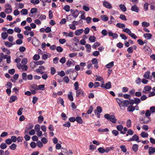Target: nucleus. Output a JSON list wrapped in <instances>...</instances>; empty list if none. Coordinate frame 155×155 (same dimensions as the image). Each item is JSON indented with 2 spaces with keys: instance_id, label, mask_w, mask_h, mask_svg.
Returning a JSON list of instances; mask_svg holds the SVG:
<instances>
[{
  "instance_id": "nucleus-37",
  "label": "nucleus",
  "mask_w": 155,
  "mask_h": 155,
  "mask_svg": "<svg viewBox=\"0 0 155 155\" xmlns=\"http://www.w3.org/2000/svg\"><path fill=\"white\" fill-rule=\"evenodd\" d=\"M96 78L95 81H101L103 80V78L102 77L98 75H96Z\"/></svg>"
},
{
  "instance_id": "nucleus-51",
  "label": "nucleus",
  "mask_w": 155,
  "mask_h": 155,
  "mask_svg": "<svg viewBox=\"0 0 155 155\" xmlns=\"http://www.w3.org/2000/svg\"><path fill=\"white\" fill-rule=\"evenodd\" d=\"M148 4L147 2H146L144 3L143 5V8L145 11H147L148 10Z\"/></svg>"
},
{
  "instance_id": "nucleus-23",
  "label": "nucleus",
  "mask_w": 155,
  "mask_h": 155,
  "mask_svg": "<svg viewBox=\"0 0 155 155\" xmlns=\"http://www.w3.org/2000/svg\"><path fill=\"white\" fill-rule=\"evenodd\" d=\"M138 145L137 144H134L132 147V150L135 152H136L138 150Z\"/></svg>"
},
{
  "instance_id": "nucleus-35",
  "label": "nucleus",
  "mask_w": 155,
  "mask_h": 155,
  "mask_svg": "<svg viewBox=\"0 0 155 155\" xmlns=\"http://www.w3.org/2000/svg\"><path fill=\"white\" fill-rule=\"evenodd\" d=\"M120 147L121 151H122L123 152L125 153L127 151V149L124 145H121L120 146Z\"/></svg>"
},
{
  "instance_id": "nucleus-33",
  "label": "nucleus",
  "mask_w": 155,
  "mask_h": 155,
  "mask_svg": "<svg viewBox=\"0 0 155 155\" xmlns=\"http://www.w3.org/2000/svg\"><path fill=\"white\" fill-rule=\"evenodd\" d=\"M20 12L22 15H26L28 13V10L26 9H22L21 11Z\"/></svg>"
},
{
  "instance_id": "nucleus-52",
  "label": "nucleus",
  "mask_w": 155,
  "mask_h": 155,
  "mask_svg": "<svg viewBox=\"0 0 155 155\" xmlns=\"http://www.w3.org/2000/svg\"><path fill=\"white\" fill-rule=\"evenodd\" d=\"M2 51L3 52H5L7 54H9L10 53L9 50L6 48H3L2 49Z\"/></svg>"
},
{
  "instance_id": "nucleus-16",
  "label": "nucleus",
  "mask_w": 155,
  "mask_h": 155,
  "mask_svg": "<svg viewBox=\"0 0 155 155\" xmlns=\"http://www.w3.org/2000/svg\"><path fill=\"white\" fill-rule=\"evenodd\" d=\"M131 10L134 12H139V8L137 5H134L131 7Z\"/></svg>"
},
{
  "instance_id": "nucleus-56",
  "label": "nucleus",
  "mask_w": 155,
  "mask_h": 155,
  "mask_svg": "<svg viewBox=\"0 0 155 155\" xmlns=\"http://www.w3.org/2000/svg\"><path fill=\"white\" fill-rule=\"evenodd\" d=\"M37 145L39 148H41L43 147V145L41 142L40 141H37Z\"/></svg>"
},
{
  "instance_id": "nucleus-47",
  "label": "nucleus",
  "mask_w": 155,
  "mask_h": 155,
  "mask_svg": "<svg viewBox=\"0 0 155 155\" xmlns=\"http://www.w3.org/2000/svg\"><path fill=\"white\" fill-rule=\"evenodd\" d=\"M40 57L39 55L35 54L33 57V59L34 60L37 61L40 59Z\"/></svg>"
},
{
  "instance_id": "nucleus-61",
  "label": "nucleus",
  "mask_w": 155,
  "mask_h": 155,
  "mask_svg": "<svg viewBox=\"0 0 155 155\" xmlns=\"http://www.w3.org/2000/svg\"><path fill=\"white\" fill-rule=\"evenodd\" d=\"M127 51L128 53L130 54L133 52V50L132 47H130L127 49Z\"/></svg>"
},
{
  "instance_id": "nucleus-31",
  "label": "nucleus",
  "mask_w": 155,
  "mask_h": 155,
  "mask_svg": "<svg viewBox=\"0 0 155 155\" xmlns=\"http://www.w3.org/2000/svg\"><path fill=\"white\" fill-rule=\"evenodd\" d=\"M134 134V131L131 129H129L127 132V134L126 135V136H128L129 135H132Z\"/></svg>"
},
{
  "instance_id": "nucleus-21",
  "label": "nucleus",
  "mask_w": 155,
  "mask_h": 155,
  "mask_svg": "<svg viewBox=\"0 0 155 155\" xmlns=\"http://www.w3.org/2000/svg\"><path fill=\"white\" fill-rule=\"evenodd\" d=\"M2 38L5 40L6 39L8 36V35L6 32H2L1 34Z\"/></svg>"
},
{
  "instance_id": "nucleus-22",
  "label": "nucleus",
  "mask_w": 155,
  "mask_h": 155,
  "mask_svg": "<svg viewBox=\"0 0 155 155\" xmlns=\"http://www.w3.org/2000/svg\"><path fill=\"white\" fill-rule=\"evenodd\" d=\"M111 87V83L110 82H108L104 86V88L106 89H109Z\"/></svg>"
},
{
  "instance_id": "nucleus-12",
  "label": "nucleus",
  "mask_w": 155,
  "mask_h": 155,
  "mask_svg": "<svg viewBox=\"0 0 155 155\" xmlns=\"http://www.w3.org/2000/svg\"><path fill=\"white\" fill-rule=\"evenodd\" d=\"M150 120V118L149 117L146 116L144 117L141 120V121H142V123L147 124L148 122Z\"/></svg>"
},
{
  "instance_id": "nucleus-62",
  "label": "nucleus",
  "mask_w": 155,
  "mask_h": 155,
  "mask_svg": "<svg viewBox=\"0 0 155 155\" xmlns=\"http://www.w3.org/2000/svg\"><path fill=\"white\" fill-rule=\"evenodd\" d=\"M131 121L130 119L128 120L126 123L127 126L128 128L130 127H131Z\"/></svg>"
},
{
  "instance_id": "nucleus-19",
  "label": "nucleus",
  "mask_w": 155,
  "mask_h": 155,
  "mask_svg": "<svg viewBox=\"0 0 155 155\" xmlns=\"http://www.w3.org/2000/svg\"><path fill=\"white\" fill-rule=\"evenodd\" d=\"M101 19L104 21H107L108 19V18L106 15H102L101 16Z\"/></svg>"
},
{
  "instance_id": "nucleus-28",
  "label": "nucleus",
  "mask_w": 155,
  "mask_h": 155,
  "mask_svg": "<svg viewBox=\"0 0 155 155\" xmlns=\"http://www.w3.org/2000/svg\"><path fill=\"white\" fill-rule=\"evenodd\" d=\"M116 26L117 27L122 28L125 27V25L124 24L121 23H117L116 25Z\"/></svg>"
},
{
  "instance_id": "nucleus-8",
  "label": "nucleus",
  "mask_w": 155,
  "mask_h": 155,
  "mask_svg": "<svg viewBox=\"0 0 155 155\" xmlns=\"http://www.w3.org/2000/svg\"><path fill=\"white\" fill-rule=\"evenodd\" d=\"M139 138V137L137 135L135 134L131 138L129 139L127 141H135L137 142V141L139 140H138Z\"/></svg>"
},
{
  "instance_id": "nucleus-64",
  "label": "nucleus",
  "mask_w": 155,
  "mask_h": 155,
  "mask_svg": "<svg viewBox=\"0 0 155 155\" xmlns=\"http://www.w3.org/2000/svg\"><path fill=\"white\" fill-rule=\"evenodd\" d=\"M151 113H154L155 112V107L154 106H152L150 108V110Z\"/></svg>"
},
{
  "instance_id": "nucleus-9",
  "label": "nucleus",
  "mask_w": 155,
  "mask_h": 155,
  "mask_svg": "<svg viewBox=\"0 0 155 155\" xmlns=\"http://www.w3.org/2000/svg\"><path fill=\"white\" fill-rule=\"evenodd\" d=\"M84 91L81 89H79L76 91V97L84 96Z\"/></svg>"
},
{
  "instance_id": "nucleus-59",
  "label": "nucleus",
  "mask_w": 155,
  "mask_h": 155,
  "mask_svg": "<svg viewBox=\"0 0 155 155\" xmlns=\"http://www.w3.org/2000/svg\"><path fill=\"white\" fill-rule=\"evenodd\" d=\"M41 141L42 143L44 144L48 142V140L45 137H43L41 139Z\"/></svg>"
},
{
  "instance_id": "nucleus-25",
  "label": "nucleus",
  "mask_w": 155,
  "mask_h": 155,
  "mask_svg": "<svg viewBox=\"0 0 155 155\" xmlns=\"http://www.w3.org/2000/svg\"><path fill=\"white\" fill-rule=\"evenodd\" d=\"M89 40L91 42H94L96 40V38L94 36H91L89 38Z\"/></svg>"
},
{
  "instance_id": "nucleus-43",
  "label": "nucleus",
  "mask_w": 155,
  "mask_h": 155,
  "mask_svg": "<svg viewBox=\"0 0 155 155\" xmlns=\"http://www.w3.org/2000/svg\"><path fill=\"white\" fill-rule=\"evenodd\" d=\"M30 2L34 5H36L39 3V0H31Z\"/></svg>"
},
{
  "instance_id": "nucleus-17",
  "label": "nucleus",
  "mask_w": 155,
  "mask_h": 155,
  "mask_svg": "<svg viewBox=\"0 0 155 155\" xmlns=\"http://www.w3.org/2000/svg\"><path fill=\"white\" fill-rule=\"evenodd\" d=\"M83 31L84 30L83 29H78L75 31V34L77 36L79 35L82 33Z\"/></svg>"
},
{
  "instance_id": "nucleus-60",
  "label": "nucleus",
  "mask_w": 155,
  "mask_h": 155,
  "mask_svg": "<svg viewBox=\"0 0 155 155\" xmlns=\"http://www.w3.org/2000/svg\"><path fill=\"white\" fill-rule=\"evenodd\" d=\"M101 34L104 36L107 35V31L105 29L101 31Z\"/></svg>"
},
{
  "instance_id": "nucleus-58",
  "label": "nucleus",
  "mask_w": 155,
  "mask_h": 155,
  "mask_svg": "<svg viewBox=\"0 0 155 155\" xmlns=\"http://www.w3.org/2000/svg\"><path fill=\"white\" fill-rule=\"evenodd\" d=\"M135 89L133 88L130 91H129V93L132 96H134V93H135Z\"/></svg>"
},
{
  "instance_id": "nucleus-2",
  "label": "nucleus",
  "mask_w": 155,
  "mask_h": 155,
  "mask_svg": "<svg viewBox=\"0 0 155 155\" xmlns=\"http://www.w3.org/2000/svg\"><path fill=\"white\" fill-rule=\"evenodd\" d=\"M104 117L113 123H116L117 121V119H116L115 116L114 115H110L109 114H106L104 115Z\"/></svg>"
},
{
  "instance_id": "nucleus-13",
  "label": "nucleus",
  "mask_w": 155,
  "mask_h": 155,
  "mask_svg": "<svg viewBox=\"0 0 155 155\" xmlns=\"http://www.w3.org/2000/svg\"><path fill=\"white\" fill-rule=\"evenodd\" d=\"M155 152V148L153 147H149V155L153 154Z\"/></svg>"
},
{
  "instance_id": "nucleus-24",
  "label": "nucleus",
  "mask_w": 155,
  "mask_h": 155,
  "mask_svg": "<svg viewBox=\"0 0 155 155\" xmlns=\"http://www.w3.org/2000/svg\"><path fill=\"white\" fill-rule=\"evenodd\" d=\"M122 31L123 32H126V33L128 34L129 35L131 33V31L127 28H125L124 29L122 30Z\"/></svg>"
},
{
  "instance_id": "nucleus-10",
  "label": "nucleus",
  "mask_w": 155,
  "mask_h": 155,
  "mask_svg": "<svg viewBox=\"0 0 155 155\" xmlns=\"http://www.w3.org/2000/svg\"><path fill=\"white\" fill-rule=\"evenodd\" d=\"M103 5L106 8L110 9L112 8V7L110 3L107 1H104L103 3Z\"/></svg>"
},
{
  "instance_id": "nucleus-29",
  "label": "nucleus",
  "mask_w": 155,
  "mask_h": 155,
  "mask_svg": "<svg viewBox=\"0 0 155 155\" xmlns=\"http://www.w3.org/2000/svg\"><path fill=\"white\" fill-rule=\"evenodd\" d=\"M119 7L123 11L125 12L127 11V8L124 5L120 4L119 5Z\"/></svg>"
},
{
  "instance_id": "nucleus-40",
  "label": "nucleus",
  "mask_w": 155,
  "mask_h": 155,
  "mask_svg": "<svg viewBox=\"0 0 155 155\" xmlns=\"http://www.w3.org/2000/svg\"><path fill=\"white\" fill-rule=\"evenodd\" d=\"M91 62L93 64H97L98 63V59L97 58H93L91 60Z\"/></svg>"
},
{
  "instance_id": "nucleus-48",
  "label": "nucleus",
  "mask_w": 155,
  "mask_h": 155,
  "mask_svg": "<svg viewBox=\"0 0 155 155\" xmlns=\"http://www.w3.org/2000/svg\"><path fill=\"white\" fill-rule=\"evenodd\" d=\"M56 50L58 52H61L63 51V49L61 47L58 46L57 47Z\"/></svg>"
},
{
  "instance_id": "nucleus-3",
  "label": "nucleus",
  "mask_w": 155,
  "mask_h": 155,
  "mask_svg": "<svg viewBox=\"0 0 155 155\" xmlns=\"http://www.w3.org/2000/svg\"><path fill=\"white\" fill-rule=\"evenodd\" d=\"M151 89V87L150 86L147 85L145 86L142 92L143 94L141 97H147L145 94H149L150 92V91Z\"/></svg>"
},
{
  "instance_id": "nucleus-46",
  "label": "nucleus",
  "mask_w": 155,
  "mask_h": 155,
  "mask_svg": "<svg viewBox=\"0 0 155 155\" xmlns=\"http://www.w3.org/2000/svg\"><path fill=\"white\" fill-rule=\"evenodd\" d=\"M34 63L37 65H38L43 64L45 63V62L42 61H39L37 62H34Z\"/></svg>"
},
{
  "instance_id": "nucleus-42",
  "label": "nucleus",
  "mask_w": 155,
  "mask_h": 155,
  "mask_svg": "<svg viewBox=\"0 0 155 155\" xmlns=\"http://www.w3.org/2000/svg\"><path fill=\"white\" fill-rule=\"evenodd\" d=\"M64 9L66 12H68L70 10V6L69 5H66L64 7Z\"/></svg>"
},
{
  "instance_id": "nucleus-49",
  "label": "nucleus",
  "mask_w": 155,
  "mask_h": 155,
  "mask_svg": "<svg viewBox=\"0 0 155 155\" xmlns=\"http://www.w3.org/2000/svg\"><path fill=\"white\" fill-rule=\"evenodd\" d=\"M5 45L7 47H11L13 45V44L12 43H10L8 41H7L5 43Z\"/></svg>"
},
{
  "instance_id": "nucleus-41",
  "label": "nucleus",
  "mask_w": 155,
  "mask_h": 155,
  "mask_svg": "<svg viewBox=\"0 0 155 155\" xmlns=\"http://www.w3.org/2000/svg\"><path fill=\"white\" fill-rule=\"evenodd\" d=\"M85 47L87 49V51L88 52H90L91 50V45L88 44H87L85 45Z\"/></svg>"
},
{
  "instance_id": "nucleus-7",
  "label": "nucleus",
  "mask_w": 155,
  "mask_h": 155,
  "mask_svg": "<svg viewBox=\"0 0 155 155\" xmlns=\"http://www.w3.org/2000/svg\"><path fill=\"white\" fill-rule=\"evenodd\" d=\"M109 36L110 37H112L114 39H117L118 37V35L116 33H113L111 31H110L108 33Z\"/></svg>"
},
{
  "instance_id": "nucleus-5",
  "label": "nucleus",
  "mask_w": 155,
  "mask_h": 155,
  "mask_svg": "<svg viewBox=\"0 0 155 155\" xmlns=\"http://www.w3.org/2000/svg\"><path fill=\"white\" fill-rule=\"evenodd\" d=\"M71 13L72 14V16L75 18H76L79 14V11L77 9L75 10L71 9L70 10Z\"/></svg>"
},
{
  "instance_id": "nucleus-4",
  "label": "nucleus",
  "mask_w": 155,
  "mask_h": 155,
  "mask_svg": "<svg viewBox=\"0 0 155 155\" xmlns=\"http://www.w3.org/2000/svg\"><path fill=\"white\" fill-rule=\"evenodd\" d=\"M5 12L6 13L8 14L12 12V8L10 4H6L5 5Z\"/></svg>"
},
{
  "instance_id": "nucleus-14",
  "label": "nucleus",
  "mask_w": 155,
  "mask_h": 155,
  "mask_svg": "<svg viewBox=\"0 0 155 155\" xmlns=\"http://www.w3.org/2000/svg\"><path fill=\"white\" fill-rule=\"evenodd\" d=\"M74 61L73 60L71 59L69 60L67 62L66 65L68 67L70 66L73 64L74 65Z\"/></svg>"
},
{
  "instance_id": "nucleus-36",
  "label": "nucleus",
  "mask_w": 155,
  "mask_h": 155,
  "mask_svg": "<svg viewBox=\"0 0 155 155\" xmlns=\"http://www.w3.org/2000/svg\"><path fill=\"white\" fill-rule=\"evenodd\" d=\"M38 12V9L36 8H32L30 10V13L32 14L36 13Z\"/></svg>"
},
{
  "instance_id": "nucleus-26",
  "label": "nucleus",
  "mask_w": 155,
  "mask_h": 155,
  "mask_svg": "<svg viewBox=\"0 0 155 155\" xmlns=\"http://www.w3.org/2000/svg\"><path fill=\"white\" fill-rule=\"evenodd\" d=\"M150 72L149 71H146L143 75V77L145 79H148L150 77Z\"/></svg>"
},
{
  "instance_id": "nucleus-57",
  "label": "nucleus",
  "mask_w": 155,
  "mask_h": 155,
  "mask_svg": "<svg viewBox=\"0 0 155 155\" xmlns=\"http://www.w3.org/2000/svg\"><path fill=\"white\" fill-rule=\"evenodd\" d=\"M51 73L52 75H54L55 73L56 70L55 68L53 67L51 68Z\"/></svg>"
},
{
  "instance_id": "nucleus-6",
  "label": "nucleus",
  "mask_w": 155,
  "mask_h": 155,
  "mask_svg": "<svg viewBox=\"0 0 155 155\" xmlns=\"http://www.w3.org/2000/svg\"><path fill=\"white\" fill-rule=\"evenodd\" d=\"M40 42L37 38L34 37L32 41V44L35 46H38L40 44Z\"/></svg>"
},
{
  "instance_id": "nucleus-53",
  "label": "nucleus",
  "mask_w": 155,
  "mask_h": 155,
  "mask_svg": "<svg viewBox=\"0 0 155 155\" xmlns=\"http://www.w3.org/2000/svg\"><path fill=\"white\" fill-rule=\"evenodd\" d=\"M119 18L124 21H126L127 20V19L126 18V16L124 15H120L119 17Z\"/></svg>"
},
{
  "instance_id": "nucleus-44",
  "label": "nucleus",
  "mask_w": 155,
  "mask_h": 155,
  "mask_svg": "<svg viewBox=\"0 0 155 155\" xmlns=\"http://www.w3.org/2000/svg\"><path fill=\"white\" fill-rule=\"evenodd\" d=\"M142 25L143 27H147L150 25V24L148 22L143 21L142 23Z\"/></svg>"
},
{
  "instance_id": "nucleus-20",
  "label": "nucleus",
  "mask_w": 155,
  "mask_h": 155,
  "mask_svg": "<svg viewBox=\"0 0 155 155\" xmlns=\"http://www.w3.org/2000/svg\"><path fill=\"white\" fill-rule=\"evenodd\" d=\"M114 65V61H111L106 65L105 67L107 68H110L113 67Z\"/></svg>"
},
{
  "instance_id": "nucleus-63",
  "label": "nucleus",
  "mask_w": 155,
  "mask_h": 155,
  "mask_svg": "<svg viewBox=\"0 0 155 155\" xmlns=\"http://www.w3.org/2000/svg\"><path fill=\"white\" fill-rule=\"evenodd\" d=\"M129 36L134 39H136L137 38V37L136 35L132 33V32L130 34Z\"/></svg>"
},
{
  "instance_id": "nucleus-15",
  "label": "nucleus",
  "mask_w": 155,
  "mask_h": 155,
  "mask_svg": "<svg viewBox=\"0 0 155 155\" xmlns=\"http://www.w3.org/2000/svg\"><path fill=\"white\" fill-rule=\"evenodd\" d=\"M133 104H130L128 106L127 111L129 112H133L135 109V108L132 105Z\"/></svg>"
},
{
  "instance_id": "nucleus-45",
  "label": "nucleus",
  "mask_w": 155,
  "mask_h": 155,
  "mask_svg": "<svg viewBox=\"0 0 155 155\" xmlns=\"http://www.w3.org/2000/svg\"><path fill=\"white\" fill-rule=\"evenodd\" d=\"M7 147V145L5 143H2L0 146V147L2 149H5Z\"/></svg>"
},
{
  "instance_id": "nucleus-38",
  "label": "nucleus",
  "mask_w": 155,
  "mask_h": 155,
  "mask_svg": "<svg viewBox=\"0 0 155 155\" xmlns=\"http://www.w3.org/2000/svg\"><path fill=\"white\" fill-rule=\"evenodd\" d=\"M16 144L14 143H13L10 146L9 148L11 150H14L16 149Z\"/></svg>"
},
{
  "instance_id": "nucleus-18",
  "label": "nucleus",
  "mask_w": 155,
  "mask_h": 155,
  "mask_svg": "<svg viewBox=\"0 0 155 155\" xmlns=\"http://www.w3.org/2000/svg\"><path fill=\"white\" fill-rule=\"evenodd\" d=\"M143 36L146 39L149 40L151 38L152 35L150 33H146L144 34Z\"/></svg>"
},
{
  "instance_id": "nucleus-34",
  "label": "nucleus",
  "mask_w": 155,
  "mask_h": 155,
  "mask_svg": "<svg viewBox=\"0 0 155 155\" xmlns=\"http://www.w3.org/2000/svg\"><path fill=\"white\" fill-rule=\"evenodd\" d=\"M140 136L143 138L147 137L148 136V134L144 132H142L140 134Z\"/></svg>"
},
{
  "instance_id": "nucleus-50",
  "label": "nucleus",
  "mask_w": 155,
  "mask_h": 155,
  "mask_svg": "<svg viewBox=\"0 0 155 155\" xmlns=\"http://www.w3.org/2000/svg\"><path fill=\"white\" fill-rule=\"evenodd\" d=\"M98 151L101 153H103L105 152V149L102 147H100L98 149Z\"/></svg>"
},
{
  "instance_id": "nucleus-54",
  "label": "nucleus",
  "mask_w": 155,
  "mask_h": 155,
  "mask_svg": "<svg viewBox=\"0 0 155 155\" xmlns=\"http://www.w3.org/2000/svg\"><path fill=\"white\" fill-rule=\"evenodd\" d=\"M151 114V112L149 110H147L145 113L146 117H149Z\"/></svg>"
},
{
  "instance_id": "nucleus-11",
  "label": "nucleus",
  "mask_w": 155,
  "mask_h": 155,
  "mask_svg": "<svg viewBox=\"0 0 155 155\" xmlns=\"http://www.w3.org/2000/svg\"><path fill=\"white\" fill-rule=\"evenodd\" d=\"M117 130L120 131V133L121 134H124L126 133L124 131H123L122 130L123 128V127L122 125H120L117 126Z\"/></svg>"
},
{
  "instance_id": "nucleus-39",
  "label": "nucleus",
  "mask_w": 155,
  "mask_h": 155,
  "mask_svg": "<svg viewBox=\"0 0 155 155\" xmlns=\"http://www.w3.org/2000/svg\"><path fill=\"white\" fill-rule=\"evenodd\" d=\"M58 103L61 104L64 107V101L63 99L60 97L58 99Z\"/></svg>"
},
{
  "instance_id": "nucleus-27",
  "label": "nucleus",
  "mask_w": 155,
  "mask_h": 155,
  "mask_svg": "<svg viewBox=\"0 0 155 155\" xmlns=\"http://www.w3.org/2000/svg\"><path fill=\"white\" fill-rule=\"evenodd\" d=\"M76 120L79 124H81L83 123V120L81 117H78L76 118Z\"/></svg>"
},
{
  "instance_id": "nucleus-32",
  "label": "nucleus",
  "mask_w": 155,
  "mask_h": 155,
  "mask_svg": "<svg viewBox=\"0 0 155 155\" xmlns=\"http://www.w3.org/2000/svg\"><path fill=\"white\" fill-rule=\"evenodd\" d=\"M100 43L98 42H97L94 43L93 45L92 46V47L93 48L96 49L97 47H98L100 46Z\"/></svg>"
},
{
  "instance_id": "nucleus-1",
  "label": "nucleus",
  "mask_w": 155,
  "mask_h": 155,
  "mask_svg": "<svg viewBox=\"0 0 155 155\" xmlns=\"http://www.w3.org/2000/svg\"><path fill=\"white\" fill-rule=\"evenodd\" d=\"M116 99L121 109L122 107H128L130 104H133L134 103L138 104L140 101V99L137 97L135 98L134 101L133 100H124L121 97H120L119 98H116Z\"/></svg>"
},
{
  "instance_id": "nucleus-55",
  "label": "nucleus",
  "mask_w": 155,
  "mask_h": 155,
  "mask_svg": "<svg viewBox=\"0 0 155 155\" xmlns=\"http://www.w3.org/2000/svg\"><path fill=\"white\" fill-rule=\"evenodd\" d=\"M93 109V107L92 106H91L90 107L88 110H87V113L88 114H91L92 112Z\"/></svg>"
},
{
  "instance_id": "nucleus-30",
  "label": "nucleus",
  "mask_w": 155,
  "mask_h": 155,
  "mask_svg": "<svg viewBox=\"0 0 155 155\" xmlns=\"http://www.w3.org/2000/svg\"><path fill=\"white\" fill-rule=\"evenodd\" d=\"M102 111V108L100 107H97V109H95L94 110V112L95 113H101V112Z\"/></svg>"
}]
</instances>
